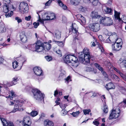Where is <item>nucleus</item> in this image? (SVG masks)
Returning a JSON list of instances; mask_svg holds the SVG:
<instances>
[{
    "label": "nucleus",
    "instance_id": "20e7f679",
    "mask_svg": "<svg viewBox=\"0 0 126 126\" xmlns=\"http://www.w3.org/2000/svg\"><path fill=\"white\" fill-rule=\"evenodd\" d=\"M100 23L105 26H110L113 23L112 20L110 17L107 16L102 17L100 20Z\"/></svg>",
    "mask_w": 126,
    "mask_h": 126
},
{
    "label": "nucleus",
    "instance_id": "6e6552de",
    "mask_svg": "<svg viewBox=\"0 0 126 126\" xmlns=\"http://www.w3.org/2000/svg\"><path fill=\"white\" fill-rule=\"evenodd\" d=\"M22 122V124L23 126H30L32 124L31 119L29 116L25 117L23 120L20 121L19 122Z\"/></svg>",
    "mask_w": 126,
    "mask_h": 126
},
{
    "label": "nucleus",
    "instance_id": "cd10ccee",
    "mask_svg": "<svg viewBox=\"0 0 126 126\" xmlns=\"http://www.w3.org/2000/svg\"><path fill=\"white\" fill-rule=\"evenodd\" d=\"M80 0H71V4L76 6L78 5L80 3Z\"/></svg>",
    "mask_w": 126,
    "mask_h": 126
},
{
    "label": "nucleus",
    "instance_id": "c85d7f7f",
    "mask_svg": "<svg viewBox=\"0 0 126 126\" xmlns=\"http://www.w3.org/2000/svg\"><path fill=\"white\" fill-rule=\"evenodd\" d=\"M113 36H109L105 41V42L106 43H110L112 42H113L114 39Z\"/></svg>",
    "mask_w": 126,
    "mask_h": 126
},
{
    "label": "nucleus",
    "instance_id": "37998d69",
    "mask_svg": "<svg viewBox=\"0 0 126 126\" xmlns=\"http://www.w3.org/2000/svg\"><path fill=\"white\" fill-rule=\"evenodd\" d=\"M45 58L46 60L48 62H49L52 60V57L51 56H47L45 57Z\"/></svg>",
    "mask_w": 126,
    "mask_h": 126
},
{
    "label": "nucleus",
    "instance_id": "f704fd0d",
    "mask_svg": "<svg viewBox=\"0 0 126 126\" xmlns=\"http://www.w3.org/2000/svg\"><path fill=\"white\" fill-rule=\"evenodd\" d=\"M35 45L34 44H31L28 46L29 49L33 51H35V50L34 49V47H35Z\"/></svg>",
    "mask_w": 126,
    "mask_h": 126
},
{
    "label": "nucleus",
    "instance_id": "a19ab883",
    "mask_svg": "<svg viewBox=\"0 0 126 126\" xmlns=\"http://www.w3.org/2000/svg\"><path fill=\"white\" fill-rule=\"evenodd\" d=\"M69 31L72 32L73 33H77L78 32V31L76 29L74 28L73 27H72L71 28Z\"/></svg>",
    "mask_w": 126,
    "mask_h": 126
},
{
    "label": "nucleus",
    "instance_id": "864d4df0",
    "mask_svg": "<svg viewBox=\"0 0 126 126\" xmlns=\"http://www.w3.org/2000/svg\"><path fill=\"white\" fill-rule=\"evenodd\" d=\"M56 0L60 7H62L63 6L64 4L61 0Z\"/></svg>",
    "mask_w": 126,
    "mask_h": 126
},
{
    "label": "nucleus",
    "instance_id": "79ce46f5",
    "mask_svg": "<svg viewBox=\"0 0 126 126\" xmlns=\"http://www.w3.org/2000/svg\"><path fill=\"white\" fill-rule=\"evenodd\" d=\"M38 114V112L37 111H32L31 113V115L32 117H34L36 116Z\"/></svg>",
    "mask_w": 126,
    "mask_h": 126
},
{
    "label": "nucleus",
    "instance_id": "393cba45",
    "mask_svg": "<svg viewBox=\"0 0 126 126\" xmlns=\"http://www.w3.org/2000/svg\"><path fill=\"white\" fill-rule=\"evenodd\" d=\"M115 42V43H117L118 44H121V45H122V39L120 38H118L117 35L116 38L115 37H114L113 42Z\"/></svg>",
    "mask_w": 126,
    "mask_h": 126
},
{
    "label": "nucleus",
    "instance_id": "72a5a7b5",
    "mask_svg": "<svg viewBox=\"0 0 126 126\" xmlns=\"http://www.w3.org/2000/svg\"><path fill=\"white\" fill-rule=\"evenodd\" d=\"M78 21L82 25H84L86 22L85 18L83 16L79 20H78Z\"/></svg>",
    "mask_w": 126,
    "mask_h": 126
},
{
    "label": "nucleus",
    "instance_id": "0eeeda50",
    "mask_svg": "<svg viewBox=\"0 0 126 126\" xmlns=\"http://www.w3.org/2000/svg\"><path fill=\"white\" fill-rule=\"evenodd\" d=\"M90 30L94 32H96L99 31L100 29L99 24L95 23L90 24L89 26Z\"/></svg>",
    "mask_w": 126,
    "mask_h": 126
},
{
    "label": "nucleus",
    "instance_id": "f03ea898",
    "mask_svg": "<svg viewBox=\"0 0 126 126\" xmlns=\"http://www.w3.org/2000/svg\"><path fill=\"white\" fill-rule=\"evenodd\" d=\"M29 88V91L32 89V92L33 94L34 97L35 99L41 103L44 102V98L45 95L44 94L42 93L40 90L37 89H32L30 87H27V88Z\"/></svg>",
    "mask_w": 126,
    "mask_h": 126
},
{
    "label": "nucleus",
    "instance_id": "ea45409f",
    "mask_svg": "<svg viewBox=\"0 0 126 126\" xmlns=\"http://www.w3.org/2000/svg\"><path fill=\"white\" fill-rule=\"evenodd\" d=\"M18 63L16 61H15L13 63V66L14 69L16 68L18 66Z\"/></svg>",
    "mask_w": 126,
    "mask_h": 126
},
{
    "label": "nucleus",
    "instance_id": "0e129e2a",
    "mask_svg": "<svg viewBox=\"0 0 126 126\" xmlns=\"http://www.w3.org/2000/svg\"><path fill=\"white\" fill-rule=\"evenodd\" d=\"M63 115H66L67 113V111L63 109L62 110Z\"/></svg>",
    "mask_w": 126,
    "mask_h": 126
},
{
    "label": "nucleus",
    "instance_id": "49530a36",
    "mask_svg": "<svg viewBox=\"0 0 126 126\" xmlns=\"http://www.w3.org/2000/svg\"><path fill=\"white\" fill-rule=\"evenodd\" d=\"M55 42L56 44L60 47H63V43L62 41L59 42L55 41Z\"/></svg>",
    "mask_w": 126,
    "mask_h": 126
},
{
    "label": "nucleus",
    "instance_id": "338daca9",
    "mask_svg": "<svg viewBox=\"0 0 126 126\" xmlns=\"http://www.w3.org/2000/svg\"><path fill=\"white\" fill-rule=\"evenodd\" d=\"M70 77L69 76H68L65 79V80H66L67 83H68L70 81H71V80L70 79Z\"/></svg>",
    "mask_w": 126,
    "mask_h": 126
},
{
    "label": "nucleus",
    "instance_id": "f8f14e48",
    "mask_svg": "<svg viewBox=\"0 0 126 126\" xmlns=\"http://www.w3.org/2000/svg\"><path fill=\"white\" fill-rule=\"evenodd\" d=\"M91 16L93 19H99L100 21V20L102 18V17L98 14L97 12L94 11L92 12L91 15Z\"/></svg>",
    "mask_w": 126,
    "mask_h": 126
},
{
    "label": "nucleus",
    "instance_id": "2eb2a0df",
    "mask_svg": "<svg viewBox=\"0 0 126 126\" xmlns=\"http://www.w3.org/2000/svg\"><path fill=\"white\" fill-rule=\"evenodd\" d=\"M121 44H119L115 43L113 45H112V47L113 50L117 51L119 50L122 47Z\"/></svg>",
    "mask_w": 126,
    "mask_h": 126
},
{
    "label": "nucleus",
    "instance_id": "5701e85b",
    "mask_svg": "<svg viewBox=\"0 0 126 126\" xmlns=\"http://www.w3.org/2000/svg\"><path fill=\"white\" fill-rule=\"evenodd\" d=\"M114 16L115 18L116 19L118 20L119 22H121V21H122L120 17V13L118 12L117 11L114 10Z\"/></svg>",
    "mask_w": 126,
    "mask_h": 126
},
{
    "label": "nucleus",
    "instance_id": "6ab92c4d",
    "mask_svg": "<svg viewBox=\"0 0 126 126\" xmlns=\"http://www.w3.org/2000/svg\"><path fill=\"white\" fill-rule=\"evenodd\" d=\"M44 48V51L45 50L46 51L49 50L51 48V45L48 43H45L42 44V45Z\"/></svg>",
    "mask_w": 126,
    "mask_h": 126
},
{
    "label": "nucleus",
    "instance_id": "a878e982",
    "mask_svg": "<svg viewBox=\"0 0 126 126\" xmlns=\"http://www.w3.org/2000/svg\"><path fill=\"white\" fill-rule=\"evenodd\" d=\"M5 30L4 24L2 23H0V32H3L5 31Z\"/></svg>",
    "mask_w": 126,
    "mask_h": 126
},
{
    "label": "nucleus",
    "instance_id": "4be33fe9",
    "mask_svg": "<svg viewBox=\"0 0 126 126\" xmlns=\"http://www.w3.org/2000/svg\"><path fill=\"white\" fill-rule=\"evenodd\" d=\"M9 11V5L6 4V3H4L3 7V11L5 13H7Z\"/></svg>",
    "mask_w": 126,
    "mask_h": 126
},
{
    "label": "nucleus",
    "instance_id": "2f4dec72",
    "mask_svg": "<svg viewBox=\"0 0 126 126\" xmlns=\"http://www.w3.org/2000/svg\"><path fill=\"white\" fill-rule=\"evenodd\" d=\"M110 76L113 79H114L116 81H119V79L115 75L111 74L110 75Z\"/></svg>",
    "mask_w": 126,
    "mask_h": 126
},
{
    "label": "nucleus",
    "instance_id": "5fc2aeb1",
    "mask_svg": "<svg viewBox=\"0 0 126 126\" xmlns=\"http://www.w3.org/2000/svg\"><path fill=\"white\" fill-rule=\"evenodd\" d=\"M98 3V0H94L92 2V3L93 5L94 6H96Z\"/></svg>",
    "mask_w": 126,
    "mask_h": 126
},
{
    "label": "nucleus",
    "instance_id": "6e6d98bb",
    "mask_svg": "<svg viewBox=\"0 0 126 126\" xmlns=\"http://www.w3.org/2000/svg\"><path fill=\"white\" fill-rule=\"evenodd\" d=\"M83 16L80 14H78L76 15V17L78 20H79Z\"/></svg>",
    "mask_w": 126,
    "mask_h": 126
},
{
    "label": "nucleus",
    "instance_id": "412c9836",
    "mask_svg": "<svg viewBox=\"0 0 126 126\" xmlns=\"http://www.w3.org/2000/svg\"><path fill=\"white\" fill-rule=\"evenodd\" d=\"M105 87L108 90L114 89L115 88L114 84L112 82H110L106 84Z\"/></svg>",
    "mask_w": 126,
    "mask_h": 126
},
{
    "label": "nucleus",
    "instance_id": "bf43d9fd",
    "mask_svg": "<svg viewBox=\"0 0 126 126\" xmlns=\"http://www.w3.org/2000/svg\"><path fill=\"white\" fill-rule=\"evenodd\" d=\"M33 25H34V28H37L38 26L39 25V23L38 22L36 23L35 22L33 24Z\"/></svg>",
    "mask_w": 126,
    "mask_h": 126
},
{
    "label": "nucleus",
    "instance_id": "aec40b11",
    "mask_svg": "<svg viewBox=\"0 0 126 126\" xmlns=\"http://www.w3.org/2000/svg\"><path fill=\"white\" fill-rule=\"evenodd\" d=\"M104 33L106 35L108 36H113L114 37L116 38L117 35L115 32L112 33L110 32H109L107 30L105 29L104 30Z\"/></svg>",
    "mask_w": 126,
    "mask_h": 126
},
{
    "label": "nucleus",
    "instance_id": "e2e57ef3",
    "mask_svg": "<svg viewBox=\"0 0 126 126\" xmlns=\"http://www.w3.org/2000/svg\"><path fill=\"white\" fill-rule=\"evenodd\" d=\"M123 103V104H122L123 106V107H126V99H125L122 102Z\"/></svg>",
    "mask_w": 126,
    "mask_h": 126
},
{
    "label": "nucleus",
    "instance_id": "13d9d810",
    "mask_svg": "<svg viewBox=\"0 0 126 126\" xmlns=\"http://www.w3.org/2000/svg\"><path fill=\"white\" fill-rule=\"evenodd\" d=\"M60 106L62 109H63L66 108V105L65 104H61Z\"/></svg>",
    "mask_w": 126,
    "mask_h": 126
},
{
    "label": "nucleus",
    "instance_id": "774afa93",
    "mask_svg": "<svg viewBox=\"0 0 126 126\" xmlns=\"http://www.w3.org/2000/svg\"><path fill=\"white\" fill-rule=\"evenodd\" d=\"M9 126H14V124L13 122L10 121L8 123V125Z\"/></svg>",
    "mask_w": 126,
    "mask_h": 126
},
{
    "label": "nucleus",
    "instance_id": "423d86ee",
    "mask_svg": "<svg viewBox=\"0 0 126 126\" xmlns=\"http://www.w3.org/2000/svg\"><path fill=\"white\" fill-rule=\"evenodd\" d=\"M19 10L22 13H27L29 10L28 6L27 3L24 2H21L19 5Z\"/></svg>",
    "mask_w": 126,
    "mask_h": 126
},
{
    "label": "nucleus",
    "instance_id": "9d476101",
    "mask_svg": "<svg viewBox=\"0 0 126 126\" xmlns=\"http://www.w3.org/2000/svg\"><path fill=\"white\" fill-rule=\"evenodd\" d=\"M19 37L20 41L23 43H25L27 42V37L24 32H22L20 33Z\"/></svg>",
    "mask_w": 126,
    "mask_h": 126
},
{
    "label": "nucleus",
    "instance_id": "3c124183",
    "mask_svg": "<svg viewBox=\"0 0 126 126\" xmlns=\"http://www.w3.org/2000/svg\"><path fill=\"white\" fill-rule=\"evenodd\" d=\"M13 14V12L11 11L10 13H9L8 14H6L5 16L7 18L9 17H11Z\"/></svg>",
    "mask_w": 126,
    "mask_h": 126
},
{
    "label": "nucleus",
    "instance_id": "a18cd8bd",
    "mask_svg": "<svg viewBox=\"0 0 126 126\" xmlns=\"http://www.w3.org/2000/svg\"><path fill=\"white\" fill-rule=\"evenodd\" d=\"M83 111L84 113V114L86 115L87 114H89V113L91 112V110H90L89 109L84 110Z\"/></svg>",
    "mask_w": 126,
    "mask_h": 126
},
{
    "label": "nucleus",
    "instance_id": "4c0bfd02",
    "mask_svg": "<svg viewBox=\"0 0 126 126\" xmlns=\"http://www.w3.org/2000/svg\"><path fill=\"white\" fill-rule=\"evenodd\" d=\"M83 51L84 55L85 54H90L89 49H88L87 48H84V49H83Z\"/></svg>",
    "mask_w": 126,
    "mask_h": 126
},
{
    "label": "nucleus",
    "instance_id": "dca6fc26",
    "mask_svg": "<svg viewBox=\"0 0 126 126\" xmlns=\"http://www.w3.org/2000/svg\"><path fill=\"white\" fill-rule=\"evenodd\" d=\"M84 58L85 62L88 63H90V59L93 60V56H90V54L84 55Z\"/></svg>",
    "mask_w": 126,
    "mask_h": 126
},
{
    "label": "nucleus",
    "instance_id": "052dcab7",
    "mask_svg": "<svg viewBox=\"0 0 126 126\" xmlns=\"http://www.w3.org/2000/svg\"><path fill=\"white\" fill-rule=\"evenodd\" d=\"M79 61L81 63H83L85 61V60L84 58H83V57H79Z\"/></svg>",
    "mask_w": 126,
    "mask_h": 126
},
{
    "label": "nucleus",
    "instance_id": "ddd939ff",
    "mask_svg": "<svg viewBox=\"0 0 126 126\" xmlns=\"http://www.w3.org/2000/svg\"><path fill=\"white\" fill-rule=\"evenodd\" d=\"M118 64L121 67H126V58H121L117 62Z\"/></svg>",
    "mask_w": 126,
    "mask_h": 126
},
{
    "label": "nucleus",
    "instance_id": "58836bf2",
    "mask_svg": "<svg viewBox=\"0 0 126 126\" xmlns=\"http://www.w3.org/2000/svg\"><path fill=\"white\" fill-rule=\"evenodd\" d=\"M54 51L58 54V55L60 57H61L62 56V53L61 51L59 49H58L57 50H54Z\"/></svg>",
    "mask_w": 126,
    "mask_h": 126
},
{
    "label": "nucleus",
    "instance_id": "de8ad7c7",
    "mask_svg": "<svg viewBox=\"0 0 126 126\" xmlns=\"http://www.w3.org/2000/svg\"><path fill=\"white\" fill-rule=\"evenodd\" d=\"M121 19L122 21H121L126 23V16L123 15Z\"/></svg>",
    "mask_w": 126,
    "mask_h": 126
},
{
    "label": "nucleus",
    "instance_id": "680f3d73",
    "mask_svg": "<svg viewBox=\"0 0 126 126\" xmlns=\"http://www.w3.org/2000/svg\"><path fill=\"white\" fill-rule=\"evenodd\" d=\"M99 48L100 49L101 51L103 52L104 51V50L103 48V47L102 45L99 44L98 45Z\"/></svg>",
    "mask_w": 126,
    "mask_h": 126
},
{
    "label": "nucleus",
    "instance_id": "603ef678",
    "mask_svg": "<svg viewBox=\"0 0 126 126\" xmlns=\"http://www.w3.org/2000/svg\"><path fill=\"white\" fill-rule=\"evenodd\" d=\"M79 10L80 11L82 12H85L86 10V8L85 7H83L82 6H80L79 9Z\"/></svg>",
    "mask_w": 126,
    "mask_h": 126
},
{
    "label": "nucleus",
    "instance_id": "4d7b16f0",
    "mask_svg": "<svg viewBox=\"0 0 126 126\" xmlns=\"http://www.w3.org/2000/svg\"><path fill=\"white\" fill-rule=\"evenodd\" d=\"M16 20H17L18 23H19L22 22V20L19 17H16L15 18Z\"/></svg>",
    "mask_w": 126,
    "mask_h": 126
},
{
    "label": "nucleus",
    "instance_id": "c03bdc74",
    "mask_svg": "<svg viewBox=\"0 0 126 126\" xmlns=\"http://www.w3.org/2000/svg\"><path fill=\"white\" fill-rule=\"evenodd\" d=\"M79 113V111H77L76 112H73L71 114L74 117H76L78 116Z\"/></svg>",
    "mask_w": 126,
    "mask_h": 126
},
{
    "label": "nucleus",
    "instance_id": "bb28decb",
    "mask_svg": "<svg viewBox=\"0 0 126 126\" xmlns=\"http://www.w3.org/2000/svg\"><path fill=\"white\" fill-rule=\"evenodd\" d=\"M44 124L46 126H53L54 125V124L52 122L47 120L44 121Z\"/></svg>",
    "mask_w": 126,
    "mask_h": 126
},
{
    "label": "nucleus",
    "instance_id": "c756f323",
    "mask_svg": "<svg viewBox=\"0 0 126 126\" xmlns=\"http://www.w3.org/2000/svg\"><path fill=\"white\" fill-rule=\"evenodd\" d=\"M9 96H6V97L7 98H10V97L12 98L14 97L15 95V94L13 91L11 90L9 92Z\"/></svg>",
    "mask_w": 126,
    "mask_h": 126
},
{
    "label": "nucleus",
    "instance_id": "f3484780",
    "mask_svg": "<svg viewBox=\"0 0 126 126\" xmlns=\"http://www.w3.org/2000/svg\"><path fill=\"white\" fill-rule=\"evenodd\" d=\"M46 19H44L45 20H51L55 18V16L54 14L53 13H50L48 14V16H46Z\"/></svg>",
    "mask_w": 126,
    "mask_h": 126
},
{
    "label": "nucleus",
    "instance_id": "f257e3e1",
    "mask_svg": "<svg viewBox=\"0 0 126 126\" xmlns=\"http://www.w3.org/2000/svg\"><path fill=\"white\" fill-rule=\"evenodd\" d=\"M63 59L64 62L66 63H70V65L75 67L78 65V58L74 55H68L63 56Z\"/></svg>",
    "mask_w": 126,
    "mask_h": 126
},
{
    "label": "nucleus",
    "instance_id": "a211bd4d",
    "mask_svg": "<svg viewBox=\"0 0 126 126\" xmlns=\"http://www.w3.org/2000/svg\"><path fill=\"white\" fill-rule=\"evenodd\" d=\"M18 77H14L12 79V82L10 83H7V85L8 86H12L13 85H15L16 83V82L18 80Z\"/></svg>",
    "mask_w": 126,
    "mask_h": 126
},
{
    "label": "nucleus",
    "instance_id": "8fccbe9b",
    "mask_svg": "<svg viewBox=\"0 0 126 126\" xmlns=\"http://www.w3.org/2000/svg\"><path fill=\"white\" fill-rule=\"evenodd\" d=\"M54 0H49L47 1L45 4V6H50L52 2V1H53Z\"/></svg>",
    "mask_w": 126,
    "mask_h": 126
},
{
    "label": "nucleus",
    "instance_id": "4468645a",
    "mask_svg": "<svg viewBox=\"0 0 126 126\" xmlns=\"http://www.w3.org/2000/svg\"><path fill=\"white\" fill-rule=\"evenodd\" d=\"M102 10L103 12L110 15L112 14L113 10L110 8H109L105 6H103Z\"/></svg>",
    "mask_w": 126,
    "mask_h": 126
},
{
    "label": "nucleus",
    "instance_id": "c9c22d12",
    "mask_svg": "<svg viewBox=\"0 0 126 126\" xmlns=\"http://www.w3.org/2000/svg\"><path fill=\"white\" fill-rule=\"evenodd\" d=\"M95 66L97 67L100 71L101 72L103 71V69L101 67V66L98 64V63H95L94 64Z\"/></svg>",
    "mask_w": 126,
    "mask_h": 126
},
{
    "label": "nucleus",
    "instance_id": "9b49d317",
    "mask_svg": "<svg viewBox=\"0 0 126 126\" xmlns=\"http://www.w3.org/2000/svg\"><path fill=\"white\" fill-rule=\"evenodd\" d=\"M33 70L35 74L37 76H40L43 75L42 70L39 67H35Z\"/></svg>",
    "mask_w": 126,
    "mask_h": 126
},
{
    "label": "nucleus",
    "instance_id": "39448f33",
    "mask_svg": "<svg viewBox=\"0 0 126 126\" xmlns=\"http://www.w3.org/2000/svg\"><path fill=\"white\" fill-rule=\"evenodd\" d=\"M120 109L119 108H116L115 110H112L109 117V119H116L118 118L120 115Z\"/></svg>",
    "mask_w": 126,
    "mask_h": 126
},
{
    "label": "nucleus",
    "instance_id": "1a4fd4ad",
    "mask_svg": "<svg viewBox=\"0 0 126 126\" xmlns=\"http://www.w3.org/2000/svg\"><path fill=\"white\" fill-rule=\"evenodd\" d=\"M42 45V44L39 41L37 42L35 46V51L38 52L44 51V48Z\"/></svg>",
    "mask_w": 126,
    "mask_h": 126
},
{
    "label": "nucleus",
    "instance_id": "69168bd1",
    "mask_svg": "<svg viewBox=\"0 0 126 126\" xmlns=\"http://www.w3.org/2000/svg\"><path fill=\"white\" fill-rule=\"evenodd\" d=\"M31 17L30 16H26L25 17V19L27 21H29Z\"/></svg>",
    "mask_w": 126,
    "mask_h": 126
},
{
    "label": "nucleus",
    "instance_id": "b1692460",
    "mask_svg": "<svg viewBox=\"0 0 126 126\" xmlns=\"http://www.w3.org/2000/svg\"><path fill=\"white\" fill-rule=\"evenodd\" d=\"M61 36V32L58 30L56 31L55 32V37L58 39H60Z\"/></svg>",
    "mask_w": 126,
    "mask_h": 126
},
{
    "label": "nucleus",
    "instance_id": "09e8293b",
    "mask_svg": "<svg viewBox=\"0 0 126 126\" xmlns=\"http://www.w3.org/2000/svg\"><path fill=\"white\" fill-rule=\"evenodd\" d=\"M37 14H38V16H39V19H38L37 20V21H39V22H40L41 23H42L43 24V23H44V21H45L44 20V19H46L47 18H45V19H41L40 18V17L39 15L38 14V12H37Z\"/></svg>",
    "mask_w": 126,
    "mask_h": 126
},
{
    "label": "nucleus",
    "instance_id": "7c9ffc66",
    "mask_svg": "<svg viewBox=\"0 0 126 126\" xmlns=\"http://www.w3.org/2000/svg\"><path fill=\"white\" fill-rule=\"evenodd\" d=\"M103 110L104 112L105 113H107L108 111V108L107 106L106 105V103H104L103 106Z\"/></svg>",
    "mask_w": 126,
    "mask_h": 126
},
{
    "label": "nucleus",
    "instance_id": "7ed1b4c3",
    "mask_svg": "<svg viewBox=\"0 0 126 126\" xmlns=\"http://www.w3.org/2000/svg\"><path fill=\"white\" fill-rule=\"evenodd\" d=\"M24 101V100L22 99L17 100H14V102L15 104V106L12 112H15L18 110L21 111L23 110V109L21 108V106Z\"/></svg>",
    "mask_w": 126,
    "mask_h": 126
},
{
    "label": "nucleus",
    "instance_id": "473e14b6",
    "mask_svg": "<svg viewBox=\"0 0 126 126\" xmlns=\"http://www.w3.org/2000/svg\"><path fill=\"white\" fill-rule=\"evenodd\" d=\"M0 119L1 121L3 126H7L8 123L6 120L4 118H0Z\"/></svg>",
    "mask_w": 126,
    "mask_h": 126
},
{
    "label": "nucleus",
    "instance_id": "e433bc0d",
    "mask_svg": "<svg viewBox=\"0 0 126 126\" xmlns=\"http://www.w3.org/2000/svg\"><path fill=\"white\" fill-rule=\"evenodd\" d=\"M95 66L97 67L100 71L101 72L103 71V69L101 67V66L98 64V63H95L94 64Z\"/></svg>",
    "mask_w": 126,
    "mask_h": 126
}]
</instances>
